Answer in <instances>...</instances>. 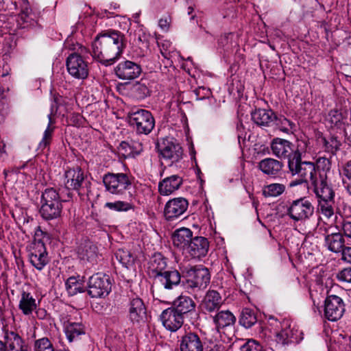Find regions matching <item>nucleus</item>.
I'll use <instances>...</instances> for the list:
<instances>
[{"label": "nucleus", "instance_id": "obj_61", "mask_svg": "<svg viewBox=\"0 0 351 351\" xmlns=\"http://www.w3.org/2000/svg\"><path fill=\"white\" fill-rule=\"evenodd\" d=\"M158 25L162 29L167 30L169 25L167 19H161L159 20Z\"/></svg>", "mask_w": 351, "mask_h": 351}, {"label": "nucleus", "instance_id": "obj_25", "mask_svg": "<svg viewBox=\"0 0 351 351\" xmlns=\"http://www.w3.org/2000/svg\"><path fill=\"white\" fill-rule=\"evenodd\" d=\"M284 164L282 162L272 158H266L258 163V168L262 173L271 178H276L281 172Z\"/></svg>", "mask_w": 351, "mask_h": 351}, {"label": "nucleus", "instance_id": "obj_21", "mask_svg": "<svg viewBox=\"0 0 351 351\" xmlns=\"http://www.w3.org/2000/svg\"><path fill=\"white\" fill-rule=\"evenodd\" d=\"M160 320L165 328L172 332L178 330L184 323V317L172 306L162 312Z\"/></svg>", "mask_w": 351, "mask_h": 351}, {"label": "nucleus", "instance_id": "obj_39", "mask_svg": "<svg viewBox=\"0 0 351 351\" xmlns=\"http://www.w3.org/2000/svg\"><path fill=\"white\" fill-rule=\"evenodd\" d=\"M257 322L256 315L254 311L250 308H243L239 319V323L246 328L254 325Z\"/></svg>", "mask_w": 351, "mask_h": 351}, {"label": "nucleus", "instance_id": "obj_34", "mask_svg": "<svg viewBox=\"0 0 351 351\" xmlns=\"http://www.w3.org/2000/svg\"><path fill=\"white\" fill-rule=\"evenodd\" d=\"M77 254L82 261L94 263L98 256L97 247L92 242L86 241L79 247Z\"/></svg>", "mask_w": 351, "mask_h": 351}, {"label": "nucleus", "instance_id": "obj_35", "mask_svg": "<svg viewBox=\"0 0 351 351\" xmlns=\"http://www.w3.org/2000/svg\"><path fill=\"white\" fill-rule=\"evenodd\" d=\"M213 320L217 331L219 332L220 329L233 326L236 317L230 311L226 310L218 312L213 317Z\"/></svg>", "mask_w": 351, "mask_h": 351}, {"label": "nucleus", "instance_id": "obj_7", "mask_svg": "<svg viewBox=\"0 0 351 351\" xmlns=\"http://www.w3.org/2000/svg\"><path fill=\"white\" fill-rule=\"evenodd\" d=\"M112 164L117 169L111 172V194H121L131 185V182L126 173L118 172L117 170L125 171L126 167L125 164L119 160H113Z\"/></svg>", "mask_w": 351, "mask_h": 351}, {"label": "nucleus", "instance_id": "obj_43", "mask_svg": "<svg viewBox=\"0 0 351 351\" xmlns=\"http://www.w3.org/2000/svg\"><path fill=\"white\" fill-rule=\"evenodd\" d=\"M319 208L321 213L327 218H330L335 213V198L318 199Z\"/></svg>", "mask_w": 351, "mask_h": 351}, {"label": "nucleus", "instance_id": "obj_38", "mask_svg": "<svg viewBox=\"0 0 351 351\" xmlns=\"http://www.w3.org/2000/svg\"><path fill=\"white\" fill-rule=\"evenodd\" d=\"M36 308L37 304L33 295L29 292L23 291L19 304V308L25 315H30Z\"/></svg>", "mask_w": 351, "mask_h": 351}, {"label": "nucleus", "instance_id": "obj_9", "mask_svg": "<svg viewBox=\"0 0 351 351\" xmlns=\"http://www.w3.org/2000/svg\"><path fill=\"white\" fill-rule=\"evenodd\" d=\"M156 147L162 157L170 162V165L178 162L183 155L182 147L177 143L168 138L158 141Z\"/></svg>", "mask_w": 351, "mask_h": 351}, {"label": "nucleus", "instance_id": "obj_16", "mask_svg": "<svg viewBox=\"0 0 351 351\" xmlns=\"http://www.w3.org/2000/svg\"><path fill=\"white\" fill-rule=\"evenodd\" d=\"M189 202L184 197H176L169 200L165 206L164 215L167 221H171L185 213Z\"/></svg>", "mask_w": 351, "mask_h": 351}, {"label": "nucleus", "instance_id": "obj_24", "mask_svg": "<svg viewBox=\"0 0 351 351\" xmlns=\"http://www.w3.org/2000/svg\"><path fill=\"white\" fill-rule=\"evenodd\" d=\"M271 149L274 156L280 159H291L293 156L292 143L288 140L275 138L271 143Z\"/></svg>", "mask_w": 351, "mask_h": 351}, {"label": "nucleus", "instance_id": "obj_20", "mask_svg": "<svg viewBox=\"0 0 351 351\" xmlns=\"http://www.w3.org/2000/svg\"><path fill=\"white\" fill-rule=\"evenodd\" d=\"M168 258L160 252L154 253L149 258L147 274L154 280L159 275L167 271Z\"/></svg>", "mask_w": 351, "mask_h": 351}, {"label": "nucleus", "instance_id": "obj_40", "mask_svg": "<svg viewBox=\"0 0 351 351\" xmlns=\"http://www.w3.org/2000/svg\"><path fill=\"white\" fill-rule=\"evenodd\" d=\"M327 119L331 125L341 128L345 124L347 119V113L346 112H343L339 110L333 109L328 112Z\"/></svg>", "mask_w": 351, "mask_h": 351}, {"label": "nucleus", "instance_id": "obj_46", "mask_svg": "<svg viewBox=\"0 0 351 351\" xmlns=\"http://www.w3.org/2000/svg\"><path fill=\"white\" fill-rule=\"evenodd\" d=\"M330 158L331 156L330 157L322 156L316 160L315 165L317 176L321 174L323 175V173L327 176V173L330 171L332 165Z\"/></svg>", "mask_w": 351, "mask_h": 351}, {"label": "nucleus", "instance_id": "obj_37", "mask_svg": "<svg viewBox=\"0 0 351 351\" xmlns=\"http://www.w3.org/2000/svg\"><path fill=\"white\" fill-rule=\"evenodd\" d=\"M111 40H112V43H111V53L114 52V56L111 58L112 64L119 58L125 47V45L124 44L123 34L118 31H111Z\"/></svg>", "mask_w": 351, "mask_h": 351}, {"label": "nucleus", "instance_id": "obj_62", "mask_svg": "<svg viewBox=\"0 0 351 351\" xmlns=\"http://www.w3.org/2000/svg\"><path fill=\"white\" fill-rule=\"evenodd\" d=\"M343 186L348 192V193L351 195V182L346 181V179H342Z\"/></svg>", "mask_w": 351, "mask_h": 351}, {"label": "nucleus", "instance_id": "obj_33", "mask_svg": "<svg viewBox=\"0 0 351 351\" xmlns=\"http://www.w3.org/2000/svg\"><path fill=\"white\" fill-rule=\"evenodd\" d=\"M317 142L324 152L328 153L331 156L336 154L341 145V141L337 138V137L330 136L326 138L322 134H319L317 135Z\"/></svg>", "mask_w": 351, "mask_h": 351}, {"label": "nucleus", "instance_id": "obj_8", "mask_svg": "<svg viewBox=\"0 0 351 351\" xmlns=\"http://www.w3.org/2000/svg\"><path fill=\"white\" fill-rule=\"evenodd\" d=\"M109 45L110 34L108 32L97 35L92 45L93 58L105 66L110 64Z\"/></svg>", "mask_w": 351, "mask_h": 351}, {"label": "nucleus", "instance_id": "obj_58", "mask_svg": "<svg viewBox=\"0 0 351 351\" xmlns=\"http://www.w3.org/2000/svg\"><path fill=\"white\" fill-rule=\"evenodd\" d=\"M341 252V259L351 263V247H344Z\"/></svg>", "mask_w": 351, "mask_h": 351}, {"label": "nucleus", "instance_id": "obj_49", "mask_svg": "<svg viewBox=\"0 0 351 351\" xmlns=\"http://www.w3.org/2000/svg\"><path fill=\"white\" fill-rule=\"evenodd\" d=\"M35 351H54L52 343L47 337H43L35 341Z\"/></svg>", "mask_w": 351, "mask_h": 351}, {"label": "nucleus", "instance_id": "obj_28", "mask_svg": "<svg viewBox=\"0 0 351 351\" xmlns=\"http://www.w3.org/2000/svg\"><path fill=\"white\" fill-rule=\"evenodd\" d=\"M180 348V351H203V344L196 333L189 332L181 337Z\"/></svg>", "mask_w": 351, "mask_h": 351}, {"label": "nucleus", "instance_id": "obj_4", "mask_svg": "<svg viewBox=\"0 0 351 351\" xmlns=\"http://www.w3.org/2000/svg\"><path fill=\"white\" fill-rule=\"evenodd\" d=\"M130 126L138 135H147L154 128L155 119L149 110L133 108L128 113Z\"/></svg>", "mask_w": 351, "mask_h": 351}, {"label": "nucleus", "instance_id": "obj_30", "mask_svg": "<svg viewBox=\"0 0 351 351\" xmlns=\"http://www.w3.org/2000/svg\"><path fill=\"white\" fill-rule=\"evenodd\" d=\"M192 231L186 228H182L176 230L172 234V241L175 247L186 251L191 241L193 240Z\"/></svg>", "mask_w": 351, "mask_h": 351}, {"label": "nucleus", "instance_id": "obj_48", "mask_svg": "<svg viewBox=\"0 0 351 351\" xmlns=\"http://www.w3.org/2000/svg\"><path fill=\"white\" fill-rule=\"evenodd\" d=\"M53 113V106L52 105L51 106V112L48 115V118H49L48 126H47V129L45 130L43 138L39 143V147L40 149H44V148L47 147L51 142V137H52V133L53 131V128H51V124L52 123L51 116H52Z\"/></svg>", "mask_w": 351, "mask_h": 351}, {"label": "nucleus", "instance_id": "obj_6", "mask_svg": "<svg viewBox=\"0 0 351 351\" xmlns=\"http://www.w3.org/2000/svg\"><path fill=\"white\" fill-rule=\"evenodd\" d=\"M314 213V206L306 197L289 202L287 215L294 221H304Z\"/></svg>", "mask_w": 351, "mask_h": 351}, {"label": "nucleus", "instance_id": "obj_10", "mask_svg": "<svg viewBox=\"0 0 351 351\" xmlns=\"http://www.w3.org/2000/svg\"><path fill=\"white\" fill-rule=\"evenodd\" d=\"M66 66L68 73L74 78L84 80L88 77L87 62L77 53H71L66 58Z\"/></svg>", "mask_w": 351, "mask_h": 351}, {"label": "nucleus", "instance_id": "obj_17", "mask_svg": "<svg viewBox=\"0 0 351 351\" xmlns=\"http://www.w3.org/2000/svg\"><path fill=\"white\" fill-rule=\"evenodd\" d=\"M311 184L318 199L335 198V191L328 180V176L324 173L317 176Z\"/></svg>", "mask_w": 351, "mask_h": 351}, {"label": "nucleus", "instance_id": "obj_18", "mask_svg": "<svg viewBox=\"0 0 351 351\" xmlns=\"http://www.w3.org/2000/svg\"><path fill=\"white\" fill-rule=\"evenodd\" d=\"M284 328L276 335V341L278 343L287 345L289 343H298L302 340V332L291 328L289 321L283 322Z\"/></svg>", "mask_w": 351, "mask_h": 351}, {"label": "nucleus", "instance_id": "obj_19", "mask_svg": "<svg viewBox=\"0 0 351 351\" xmlns=\"http://www.w3.org/2000/svg\"><path fill=\"white\" fill-rule=\"evenodd\" d=\"M115 75L121 80H130L138 77L141 73V66L130 60L120 62L114 69Z\"/></svg>", "mask_w": 351, "mask_h": 351}, {"label": "nucleus", "instance_id": "obj_45", "mask_svg": "<svg viewBox=\"0 0 351 351\" xmlns=\"http://www.w3.org/2000/svg\"><path fill=\"white\" fill-rule=\"evenodd\" d=\"M285 189L286 187L283 184H270L263 188V195L265 197H278L285 192Z\"/></svg>", "mask_w": 351, "mask_h": 351}, {"label": "nucleus", "instance_id": "obj_60", "mask_svg": "<svg viewBox=\"0 0 351 351\" xmlns=\"http://www.w3.org/2000/svg\"><path fill=\"white\" fill-rule=\"evenodd\" d=\"M71 121L73 124L80 126L84 122V119L79 114H73L71 117Z\"/></svg>", "mask_w": 351, "mask_h": 351}, {"label": "nucleus", "instance_id": "obj_50", "mask_svg": "<svg viewBox=\"0 0 351 351\" xmlns=\"http://www.w3.org/2000/svg\"><path fill=\"white\" fill-rule=\"evenodd\" d=\"M133 94L137 99H143L149 95V90L146 85L138 84L133 87Z\"/></svg>", "mask_w": 351, "mask_h": 351}, {"label": "nucleus", "instance_id": "obj_59", "mask_svg": "<svg viewBox=\"0 0 351 351\" xmlns=\"http://www.w3.org/2000/svg\"><path fill=\"white\" fill-rule=\"evenodd\" d=\"M342 230L344 235L351 239V221L344 220L342 223Z\"/></svg>", "mask_w": 351, "mask_h": 351}, {"label": "nucleus", "instance_id": "obj_64", "mask_svg": "<svg viewBox=\"0 0 351 351\" xmlns=\"http://www.w3.org/2000/svg\"><path fill=\"white\" fill-rule=\"evenodd\" d=\"M5 145L3 141H0V154L5 152Z\"/></svg>", "mask_w": 351, "mask_h": 351}, {"label": "nucleus", "instance_id": "obj_29", "mask_svg": "<svg viewBox=\"0 0 351 351\" xmlns=\"http://www.w3.org/2000/svg\"><path fill=\"white\" fill-rule=\"evenodd\" d=\"M182 178L178 175L169 176L158 184V191L162 195H169L177 191L182 184Z\"/></svg>", "mask_w": 351, "mask_h": 351}, {"label": "nucleus", "instance_id": "obj_63", "mask_svg": "<svg viewBox=\"0 0 351 351\" xmlns=\"http://www.w3.org/2000/svg\"><path fill=\"white\" fill-rule=\"evenodd\" d=\"M103 182L108 191L110 190V173H108L104 176Z\"/></svg>", "mask_w": 351, "mask_h": 351}, {"label": "nucleus", "instance_id": "obj_11", "mask_svg": "<svg viewBox=\"0 0 351 351\" xmlns=\"http://www.w3.org/2000/svg\"><path fill=\"white\" fill-rule=\"evenodd\" d=\"M152 281V288L156 286L168 291L174 289L180 284L182 285L181 274L175 269L165 271Z\"/></svg>", "mask_w": 351, "mask_h": 351}, {"label": "nucleus", "instance_id": "obj_22", "mask_svg": "<svg viewBox=\"0 0 351 351\" xmlns=\"http://www.w3.org/2000/svg\"><path fill=\"white\" fill-rule=\"evenodd\" d=\"M3 339L2 343L7 351H27L24 341L16 332L4 329Z\"/></svg>", "mask_w": 351, "mask_h": 351}, {"label": "nucleus", "instance_id": "obj_56", "mask_svg": "<svg viewBox=\"0 0 351 351\" xmlns=\"http://www.w3.org/2000/svg\"><path fill=\"white\" fill-rule=\"evenodd\" d=\"M343 178L351 182V160L347 162L342 168Z\"/></svg>", "mask_w": 351, "mask_h": 351}, {"label": "nucleus", "instance_id": "obj_47", "mask_svg": "<svg viewBox=\"0 0 351 351\" xmlns=\"http://www.w3.org/2000/svg\"><path fill=\"white\" fill-rule=\"evenodd\" d=\"M65 286L67 293L70 295H74L77 293L84 291L82 284L74 276H71L66 280Z\"/></svg>", "mask_w": 351, "mask_h": 351}, {"label": "nucleus", "instance_id": "obj_42", "mask_svg": "<svg viewBox=\"0 0 351 351\" xmlns=\"http://www.w3.org/2000/svg\"><path fill=\"white\" fill-rule=\"evenodd\" d=\"M308 141L306 139H298L295 144L292 143L293 156L291 159H302V154L307 152Z\"/></svg>", "mask_w": 351, "mask_h": 351}, {"label": "nucleus", "instance_id": "obj_32", "mask_svg": "<svg viewBox=\"0 0 351 351\" xmlns=\"http://www.w3.org/2000/svg\"><path fill=\"white\" fill-rule=\"evenodd\" d=\"M195 303L189 296L180 295L173 301L172 307L183 317L195 311Z\"/></svg>", "mask_w": 351, "mask_h": 351}, {"label": "nucleus", "instance_id": "obj_15", "mask_svg": "<svg viewBox=\"0 0 351 351\" xmlns=\"http://www.w3.org/2000/svg\"><path fill=\"white\" fill-rule=\"evenodd\" d=\"M64 331L69 342L78 341L82 335L85 334L84 326L76 322L70 315H62Z\"/></svg>", "mask_w": 351, "mask_h": 351}, {"label": "nucleus", "instance_id": "obj_1", "mask_svg": "<svg viewBox=\"0 0 351 351\" xmlns=\"http://www.w3.org/2000/svg\"><path fill=\"white\" fill-rule=\"evenodd\" d=\"M73 196V192L57 191L53 188H47L42 193L39 213L45 220H51L59 217L62 213V202H69Z\"/></svg>", "mask_w": 351, "mask_h": 351}, {"label": "nucleus", "instance_id": "obj_14", "mask_svg": "<svg viewBox=\"0 0 351 351\" xmlns=\"http://www.w3.org/2000/svg\"><path fill=\"white\" fill-rule=\"evenodd\" d=\"M29 258L31 264L40 271L48 263L49 257L43 241H35L31 244Z\"/></svg>", "mask_w": 351, "mask_h": 351}, {"label": "nucleus", "instance_id": "obj_53", "mask_svg": "<svg viewBox=\"0 0 351 351\" xmlns=\"http://www.w3.org/2000/svg\"><path fill=\"white\" fill-rule=\"evenodd\" d=\"M337 278L339 282L351 283V267H346L339 271Z\"/></svg>", "mask_w": 351, "mask_h": 351}, {"label": "nucleus", "instance_id": "obj_23", "mask_svg": "<svg viewBox=\"0 0 351 351\" xmlns=\"http://www.w3.org/2000/svg\"><path fill=\"white\" fill-rule=\"evenodd\" d=\"M208 249L209 242L206 238L195 237L191 241L186 252L193 258L200 259L206 256Z\"/></svg>", "mask_w": 351, "mask_h": 351}, {"label": "nucleus", "instance_id": "obj_54", "mask_svg": "<svg viewBox=\"0 0 351 351\" xmlns=\"http://www.w3.org/2000/svg\"><path fill=\"white\" fill-rule=\"evenodd\" d=\"M194 93L197 99L202 100L204 99H208L211 95V91L208 88L199 86L194 90Z\"/></svg>", "mask_w": 351, "mask_h": 351}, {"label": "nucleus", "instance_id": "obj_3", "mask_svg": "<svg viewBox=\"0 0 351 351\" xmlns=\"http://www.w3.org/2000/svg\"><path fill=\"white\" fill-rule=\"evenodd\" d=\"M289 173L292 176H297L295 180L289 182V187H294L304 183H308V180H313L317 177L315 165L313 162L302 161V159H289L287 162Z\"/></svg>", "mask_w": 351, "mask_h": 351}, {"label": "nucleus", "instance_id": "obj_44", "mask_svg": "<svg viewBox=\"0 0 351 351\" xmlns=\"http://www.w3.org/2000/svg\"><path fill=\"white\" fill-rule=\"evenodd\" d=\"M23 1L25 6L19 15L18 22L23 28H25L29 25H33L32 21L34 20L32 17V14L31 10L27 7L28 2L26 0H23Z\"/></svg>", "mask_w": 351, "mask_h": 351}, {"label": "nucleus", "instance_id": "obj_12", "mask_svg": "<svg viewBox=\"0 0 351 351\" xmlns=\"http://www.w3.org/2000/svg\"><path fill=\"white\" fill-rule=\"evenodd\" d=\"M345 311L343 300L335 295H328L324 303V315L329 321L335 322L339 319Z\"/></svg>", "mask_w": 351, "mask_h": 351}, {"label": "nucleus", "instance_id": "obj_57", "mask_svg": "<svg viewBox=\"0 0 351 351\" xmlns=\"http://www.w3.org/2000/svg\"><path fill=\"white\" fill-rule=\"evenodd\" d=\"M242 351H261V348L255 341H250L242 347Z\"/></svg>", "mask_w": 351, "mask_h": 351}, {"label": "nucleus", "instance_id": "obj_41", "mask_svg": "<svg viewBox=\"0 0 351 351\" xmlns=\"http://www.w3.org/2000/svg\"><path fill=\"white\" fill-rule=\"evenodd\" d=\"M274 123H275L276 125L279 128L280 131L286 134L292 133L293 130H295V123L287 119L284 116L278 117L276 115V119H274Z\"/></svg>", "mask_w": 351, "mask_h": 351}, {"label": "nucleus", "instance_id": "obj_27", "mask_svg": "<svg viewBox=\"0 0 351 351\" xmlns=\"http://www.w3.org/2000/svg\"><path fill=\"white\" fill-rule=\"evenodd\" d=\"M251 117L253 122L258 126L265 128L272 125L276 114L271 110L258 108L251 112Z\"/></svg>", "mask_w": 351, "mask_h": 351}, {"label": "nucleus", "instance_id": "obj_31", "mask_svg": "<svg viewBox=\"0 0 351 351\" xmlns=\"http://www.w3.org/2000/svg\"><path fill=\"white\" fill-rule=\"evenodd\" d=\"M324 245L329 251L339 253L345 245L344 237L341 232H327L324 238Z\"/></svg>", "mask_w": 351, "mask_h": 351}, {"label": "nucleus", "instance_id": "obj_13", "mask_svg": "<svg viewBox=\"0 0 351 351\" xmlns=\"http://www.w3.org/2000/svg\"><path fill=\"white\" fill-rule=\"evenodd\" d=\"M109 278L102 274H96L89 278L88 293L92 298L107 296L109 293L108 285Z\"/></svg>", "mask_w": 351, "mask_h": 351}, {"label": "nucleus", "instance_id": "obj_2", "mask_svg": "<svg viewBox=\"0 0 351 351\" xmlns=\"http://www.w3.org/2000/svg\"><path fill=\"white\" fill-rule=\"evenodd\" d=\"M210 280L208 269L202 265L186 267L183 271L182 285L190 293L196 294L204 291Z\"/></svg>", "mask_w": 351, "mask_h": 351}, {"label": "nucleus", "instance_id": "obj_5", "mask_svg": "<svg viewBox=\"0 0 351 351\" xmlns=\"http://www.w3.org/2000/svg\"><path fill=\"white\" fill-rule=\"evenodd\" d=\"M64 186L60 189V191L71 192V190L76 191L79 195H83L88 192L90 182L86 180L84 171L79 167L69 169L65 171Z\"/></svg>", "mask_w": 351, "mask_h": 351}, {"label": "nucleus", "instance_id": "obj_55", "mask_svg": "<svg viewBox=\"0 0 351 351\" xmlns=\"http://www.w3.org/2000/svg\"><path fill=\"white\" fill-rule=\"evenodd\" d=\"M116 259L123 265H126L130 261V256L128 252L119 250L114 254Z\"/></svg>", "mask_w": 351, "mask_h": 351}, {"label": "nucleus", "instance_id": "obj_52", "mask_svg": "<svg viewBox=\"0 0 351 351\" xmlns=\"http://www.w3.org/2000/svg\"><path fill=\"white\" fill-rule=\"evenodd\" d=\"M117 153L121 157L126 158L132 154L131 146L125 141H121L117 147Z\"/></svg>", "mask_w": 351, "mask_h": 351}, {"label": "nucleus", "instance_id": "obj_36", "mask_svg": "<svg viewBox=\"0 0 351 351\" xmlns=\"http://www.w3.org/2000/svg\"><path fill=\"white\" fill-rule=\"evenodd\" d=\"M222 303L219 293L215 290H209L204 296L202 306L206 311L213 312L219 310Z\"/></svg>", "mask_w": 351, "mask_h": 351}, {"label": "nucleus", "instance_id": "obj_51", "mask_svg": "<svg viewBox=\"0 0 351 351\" xmlns=\"http://www.w3.org/2000/svg\"><path fill=\"white\" fill-rule=\"evenodd\" d=\"M134 206L129 202L123 201H116L111 202V210L117 212H127L130 210H134Z\"/></svg>", "mask_w": 351, "mask_h": 351}, {"label": "nucleus", "instance_id": "obj_26", "mask_svg": "<svg viewBox=\"0 0 351 351\" xmlns=\"http://www.w3.org/2000/svg\"><path fill=\"white\" fill-rule=\"evenodd\" d=\"M129 317L133 323L144 322L147 311L143 300L138 298L132 299L130 303Z\"/></svg>", "mask_w": 351, "mask_h": 351}]
</instances>
